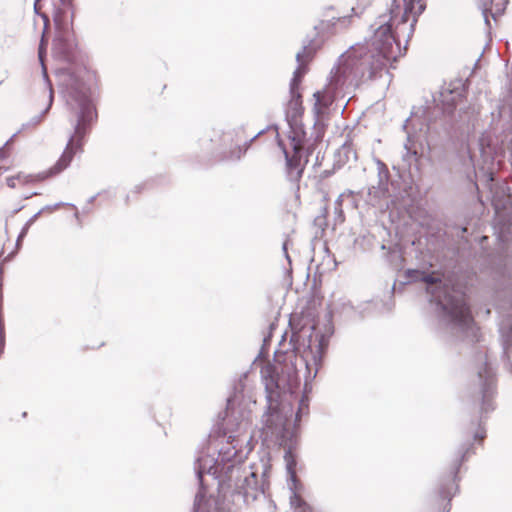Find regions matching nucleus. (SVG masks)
<instances>
[{
  "label": "nucleus",
  "instance_id": "nucleus-3",
  "mask_svg": "<svg viewBox=\"0 0 512 512\" xmlns=\"http://www.w3.org/2000/svg\"><path fill=\"white\" fill-rule=\"evenodd\" d=\"M309 339V351L298 356L292 350L286 352L283 363L267 364L261 370V379L265 387L267 410L262 416V434L266 440H274L286 445L295 434L296 422L308 411V399L299 398L296 389L300 385V372L304 369L305 380L316 377L322 363V352L327 345V337H316L312 346Z\"/></svg>",
  "mask_w": 512,
  "mask_h": 512
},
{
  "label": "nucleus",
  "instance_id": "nucleus-13",
  "mask_svg": "<svg viewBox=\"0 0 512 512\" xmlns=\"http://www.w3.org/2000/svg\"><path fill=\"white\" fill-rule=\"evenodd\" d=\"M421 145L416 141L415 135L407 132V139L404 143L405 152L402 155V161L404 163V168L410 169L412 166H415L418 169V162L420 159V149Z\"/></svg>",
  "mask_w": 512,
  "mask_h": 512
},
{
  "label": "nucleus",
  "instance_id": "nucleus-8",
  "mask_svg": "<svg viewBox=\"0 0 512 512\" xmlns=\"http://www.w3.org/2000/svg\"><path fill=\"white\" fill-rule=\"evenodd\" d=\"M476 362L475 372L468 384V395L473 404L479 407L482 419L496 408L497 379L495 367L486 352H479Z\"/></svg>",
  "mask_w": 512,
  "mask_h": 512
},
{
  "label": "nucleus",
  "instance_id": "nucleus-16",
  "mask_svg": "<svg viewBox=\"0 0 512 512\" xmlns=\"http://www.w3.org/2000/svg\"><path fill=\"white\" fill-rule=\"evenodd\" d=\"M332 313L340 314L348 318H353L358 314L357 308L347 298H339L332 308Z\"/></svg>",
  "mask_w": 512,
  "mask_h": 512
},
{
  "label": "nucleus",
  "instance_id": "nucleus-5",
  "mask_svg": "<svg viewBox=\"0 0 512 512\" xmlns=\"http://www.w3.org/2000/svg\"><path fill=\"white\" fill-rule=\"evenodd\" d=\"M411 281L426 283L430 302L435 304L440 321L452 336L470 341H478V329L475 326L465 296L436 276L435 272L426 273L409 269L406 272Z\"/></svg>",
  "mask_w": 512,
  "mask_h": 512
},
{
  "label": "nucleus",
  "instance_id": "nucleus-11",
  "mask_svg": "<svg viewBox=\"0 0 512 512\" xmlns=\"http://www.w3.org/2000/svg\"><path fill=\"white\" fill-rule=\"evenodd\" d=\"M464 96V87L461 82L441 88L437 96H434V109L436 113L452 116L453 112L462 102Z\"/></svg>",
  "mask_w": 512,
  "mask_h": 512
},
{
  "label": "nucleus",
  "instance_id": "nucleus-32",
  "mask_svg": "<svg viewBox=\"0 0 512 512\" xmlns=\"http://www.w3.org/2000/svg\"><path fill=\"white\" fill-rule=\"evenodd\" d=\"M352 194H353V191H350V190L347 191V195H352Z\"/></svg>",
  "mask_w": 512,
  "mask_h": 512
},
{
  "label": "nucleus",
  "instance_id": "nucleus-31",
  "mask_svg": "<svg viewBox=\"0 0 512 512\" xmlns=\"http://www.w3.org/2000/svg\"><path fill=\"white\" fill-rule=\"evenodd\" d=\"M345 195H346V192H344V193H341V195L339 196V199H338V201H340V200H341V199H342V198H343V197H344Z\"/></svg>",
  "mask_w": 512,
  "mask_h": 512
},
{
  "label": "nucleus",
  "instance_id": "nucleus-20",
  "mask_svg": "<svg viewBox=\"0 0 512 512\" xmlns=\"http://www.w3.org/2000/svg\"><path fill=\"white\" fill-rule=\"evenodd\" d=\"M463 108L460 107L459 108V115H458V119H456L455 121L457 122H465L466 120L469 119V116H468V111H463Z\"/></svg>",
  "mask_w": 512,
  "mask_h": 512
},
{
  "label": "nucleus",
  "instance_id": "nucleus-24",
  "mask_svg": "<svg viewBox=\"0 0 512 512\" xmlns=\"http://www.w3.org/2000/svg\"><path fill=\"white\" fill-rule=\"evenodd\" d=\"M25 237H21L20 238V234L18 235L17 237V240H16V249L18 250L20 247H21V244H22V241Z\"/></svg>",
  "mask_w": 512,
  "mask_h": 512
},
{
  "label": "nucleus",
  "instance_id": "nucleus-12",
  "mask_svg": "<svg viewBox=\"0 0 512 512\" xmlns=\"http://www.w3.org/2000/svg\"><path fill=\"white\" fill-rule=\"evenodd\" d=\"M507 4L508 0H478L484 23L489 30L491 29L490 18L496 21L504 13Z\"/></svg>",
  "mask_w": 512,
  "mask_h": 512
},
{
  "label": "nucleus",
  "instance_id": "nucleus-27",
  "mask_svg": "<svg viewBox=\"0 0 512 512\" xmlns=\"http://www.w3.org/2000/svg\"><path fill=\"white\" fill-rule=\"evenodd\" d=\"M414 121H415V117H412L411 119H406V123L403 125V128L406 129L407 123H409V122L413 123Z\"/></svg>",
  "mask_w": 512,
  "mask_h": 512
},
{
  "label": "nucleus",
  "instance_id": "nucleus-10",
  "mask_svg": "<svg viewBox=\"0 0 512 512\" xmlns=\"http://www.w3.org/2000/svg\"><path fill=\"white\" fill-rule=\"evenodd\" d=\"M473 453L472 443H463L455 451L451 459L448 471L441 474L436 484V492L439 498L448 501L447 506L444 508L445 512L450 511L449 502L453 496L458 492V472L462 463Z\"/></svg>",
  "mask_w": 512,
  "mask_h": 512
},
{
  "label": "nucleus",
  "instance_id": "nucleus-29",
  "mask_svg": "<svg viewBox=\"0 0 512 512\" xmlns=\"http://www.w3.org/2000/svg\"><path fill=\"white\" fill-rule=\"evenodd\" d=\"M38 194H39L38 192H33V193L29 194V196H25V199H29L32 196H35V195H38Z\"/></svg>",
  "mask_w": 512,
  "mask_h": 512
},
{
  "label": "nucleus",
  "instance_id": "nucleus-9",
  "mask_svg": "<svg viewBox=\"0 0 512 512\" xmlns=\"http://www.w3.org/2000/svg\"><path fill=\"white\" fill-rule=\"evenodd\" d=\"M377 183L368 186L366 192H362V198L366 204L380 210L389 209L395 204L397 197L394 194V183L390 181V173L385 163L376 159Z\"/></svg>",
  "mask_w": 512,
  "mask_h": 512
},
{
  "label": "nucleus",
  "instance_id": "nucleus-25",
  "mask_svg": "<svg viewBox=\"0 0 512 512\" xmlns=\"http://www.w3.org/2000/svg\"><path fill=\"white\" fill-rule=\"evenodd\" d=\"M282 248H283V251H284L286 259L290 261V258H289L288 252H287V242L283 243V247Z\"/></svg>",
  "mask_w": 512,
  "mask_h": 512
},
{
  "label": "nucleus",
  "instance_id": "nucleus-34",
  "mask_svg": "<svg viewBox=\"0 0 512 512\" xmlns=\"http://www.w3.org/2000/svg\"><path fill=\"white\" fill-rule=\"evenodd\" d=\"M422 13V7L420 6L419 7V11H418V14Z\"/></svg>",
  "mask_w": 512,
  "mask_h": 512
},
{
  "label": "nucleus",
  "instance_id": "nucleus-19",
  "mask_svg": "<svg viewBox=\"0 0 512 512\" xmlns=\"http://www.w3.org/2000/svg\"><path fill=\"white\" fill-rule=\"evenodd\" d=\"M64 205L71 206V207L75 208V206L73 204H71V203L58 202V203H55L53 205H46V206H44L43 208H41L39 210V212H40V214H42V213H44L46 211L52 212V211H54V210H56L59 207L64 206Z\"/></svg>",
  "mask_w": 512,
  "mask_h": 512
},
{
  "label": "nucleus",
  "instance_id": "nucleus-30",
  "mask_svg": "<svg viewBox=\"0 0 512 512\" xmlns=\"http://www.w3.org/2000/svg\"><path fill=\"white\" fill-rule=\"evenodd\" d=\"M95 198H96V196H92V197H90L88 202H89V203H93V202H94V200H95Z\"/></svg>",
  "mask_w": 512,
  "mask_h": 512
},
{
  "label": "nucleus",
  "instance_id": "nucleus-33",
  "mask_svg": "<svg viewBox=\"0 0 512 512\" xmlns=\"http://www.w3.org/2000/svg\"><path fill=\"white\" fill-rule=\"evenodd\" d=\"M11 140H12V138L10 140L6 141L4 146H7L10 143Z\"/></svg>",
  "mask_w": 512,
  "mask_h": 512
},
{
  "label": "nucleus",
  "instance_id": "nucleus-35",
  "mask_svg": "<svg viewBox=\"0 0 512 512\" xmlns=\"http://www.w3.org/2000/svg\"><path fill=\"white\" fill-rule=\"evenodd\" d=\"M74 216H75V218H77V219H78V212H76V213L74 214Z\"/></svg>",
  "mask_w": 512,
  "mask_h": 512
},
{
  "label": "nucleus",
  "instance_id": "nucleus-23",
  "mask_svg": "<svg viewBox=\"0 0 512 512\" xmlns=\"http://www.w3.org/2000/svg\"><path fill=\"white\" fill-rule=\"evenodd\" d=\"M430 107H427V111H425V113L427 114V117H426V120L428 121L427 123V128L429 129V125L430 123L432 122V118L430 117L429 113H430Z\"/></svg>",
  "mask_w": 512,
  "mask_h": 512
},
{
  "label": "nucleus",
  "instance_id": "nucleus-28",
  "mask_svg": "<svg viewBox=\"0 0 512 512\" xmlns=\"http://www.w3.org/2000/svg\"><path fill=\"white\" fill-rule=\"evenodd\" d=\"M5 157L4 147L0 148V159Z\"/></svg>",
  "mask_w": 512,
  "mask_h": 512
},
{
  "label": "nucleus",
  "instance_id": "nucleus-21",
  "mask_svg": "<svg viewBox=\"0 0 512 512\" xmlns=\"http://www.w3.org/2000/svg\"><path fill=\"white\" fill-rule=\"evenodd\" d=\"M473 438L474 440L482 441L485 438V431L481 427H479V429L475 431Z\"/></svg>",
  "mask_w": 512,
  "mask_h": 512
},
{
  "label": "nucleus",
  "instance_id": "nucleus-4",
  "mask_svg": "<svg viewBox=\"0 0 512 512\" xmlns=\"http://www.w3.org/2000/svg\"><path fill=\"white\" fill-rule=\"evenodd\" d=\"M56 77L67 106L76 116L74 132L69 137L62 155L49 170L38 174L23 172L17 174V181L24 185L43 181L64 171L70 165L74 155L82 151L84 137L98 117L87 85L90 74L85 68H62L56 72Z\"/></svg>",
  "mask_w": 512,
  "mask_h": 512
},
{
  "label": "nucleus",
  "instance_id": "nucleus-15",
  "mask_svg": "<svg viewBox=\"0 0 512 512\" xmlns=\"http://www.w3.org/2000/svg\"><path fill=\"white\" fill-rule=\"evenodd\" d=\"M330 334H332V331H329V334H320V333L313 334L312 331H310V333L306 335V331L302 330L300 332H296V333L292 334L291 339H290V344L293 346V350L296 353H299L301 351V346H303L304 350L301 355H304L306 351L307 352L309 351L308 345H309L310 336H312L313 341H315L316 337L319 338L321 336H326L327 344H329ZM312 346H314V342H312ZM327 347H328V345H326L325 348L323 349L322 356L324 355Z\"/></svg>",
  "mask_w": 512,
  "mask_h": 512
},
{
  "label": "nucleus",
  "instance_id": "nucleus-6",
  "mask_svg": "<svg viewBox=\"0 0 512 512\" xmlns=\"http://www.w3.org/2000/svg\"><path fill=\"white\" fill-rule=\"evenodd\" d=\"M348 88H344L340 93H337L332 98L331 102L327 105H324L323 103H318L316 91L314 93L315 98V104H314V113L317 117V120L315 121L312 131L310 135L306 134V140L303 141V143H300L299 147L297 148V152L291 147L292 153H290L286 148H283V152L286 159V175L287 178L291 182L299 181L302 177V173L304 170L305 163L308 162V157L313 154L314 150L318 146V144L322 143L324 133H325V125L323 121L320 119V115L324 112L325 109H327L333 101L338 97H344L345 91Z\"/></svg>",
  "mask_w": 512,
  "mask_h": 512
},
{
  "label": "nucleus",
  "instance_id": "nucleus-26",
  "mask_svg": "<svg viewBox=\"0 0 512 512\" xmlns=\"http://www.w3.org/2000/svg\"><path fill=\"white\" fill-rule=\"evenodd\" d=\"M64 7H69L71 5L72 0H60Z\"/></svg>",
  "mask_w": 512,
  "mask_h": 512
},
{
  "label": "nucleus",
  "instance_id": "nucleus-18",
  "mask_svg": "<svg viewBox=\"0 0 512 512\" xmlns=\"http://www.w3.org/2000/svg\"><path fill=\"white\" fill-rule=\"evenodd\" d=\"M40 212L38 211L37 213H35L32 217H30L27 222L24 224V226L22 227L21 231H20V238L21 237H25L30 229V227L32 226V224L38 219V217L40 216Z\"/></svg>",
  "mask_w": 512,
  "mask_h": 512
},
{
  "label": "nucleus",
  "instance_id": "nucleus-7",
  "mask_svg": "<svg viewBox=\"0 0 512 512\" xmlns=\"http://www.w3.org/2000/svg\"><path fill=\"white\" fill-rule=\"evenodd\" d=\"M313 53L314 48L311 43L304 45L302 50L297 52L296 61L298 66L290 81V100L286 110V119L290 128L288 135L290 147H292L295 152H297V148L300 143H303V141L306 140V131L304 130L303 125L299 122V117L302 113V101L299 86L303 76L307 72V64L312 58Z\"/></svg>",
  "mask_w": 512,
  "mask_h": 512
},
{
  "label": "nucleus",
  "instance_id": "nucleus-2",
  "mask_svg": "<svg viewBox=\"0 0 512 512\" xmlns=\"http://www.w3.org/2000/svg\"><path fill=\"white\" fill-rule=\"evenodd\" d=\"M414 4L415 0H393L386 12L377 16L369 26L365 43L352 46L339 57L328 84L316 93L318 103L327 105L344 88H354L368 80L386 77L390 81L388 64L406 51L414 33Z\"/></svg>",
  "mask_w": 512,
  "mask_h": 512
},
{
  "label": "nucleus",
  "instance_id": "nucleus-14",
  "mask_svg": "<svg viewBox=\"0 0 512 512\" xmlns=\"http://www.w3.org/2000/svg\"><path fill=\"white\" fill-rule=\"evenodd\" d=\"M43 46H44V43H43V40H41V43H40L39 49H38V58H39V61L41 63V66H42L43 78H44L46 87H47L48 92H49L48 103H47V106L45 107V109L40 114H38V115H36V116L31 118V124L32 125H37V124H39L42 121L44 116L51 109V106L53 104V99H54L52 84H51V82H50V80L48 78L47 69H46L45 64H44L45 51H44V47Z\"/></svg>",
  "mask_w": 512,
  "mask_h": 512
},
{
  "label": "nucleus",
  "instance_id": "nucleus-17",
  "mask_svg": "<svg viewBox=\"0 0 512 512\" xmlns=\"http://www.w3.org/2000/svg\"><path fill=\"white\" fill-rule=\"evenodd\" d=\"M285 460H286L287 470H288L289 474L291 475V478H292V479H295V471H294V468H295L296 462H295V460L292 458V455H291V452H290V451H287V452H286V454H285Z\"/></svg>",
  "mask_w": 512,
  "mask_h": 512
},
{
  "label": "nucleus",
  "instance_id": "nucleus-1",
  "mask_svg": "<svg viewBox=\"0 0 512 512\" xmlns=\"http://www.w3.org/2000/svg\"><path fill=\"white\" fill-rule=\"evenodd\" d=\"M254 375L246 371L234 384L227 399L222 423V441L209 440L194 463L199 490L194 512H231L254 502L264 494V480H258V467L244 463L252 450L250 405L256 404Z\"/></svg>",
  "mask_w": 512,
  "mask_h": 512
},
{
  "label": "nucleus",
  "instance_id": "nucleus-22",
  "mask_svg": "<svg viewBox=\"0 0 512 512\" xmlns=\"http://www.w3.org/2000/svg\"><path fill=\"white\" fill-rule=\"evenodd\" d=\"M17 179H18L17 175L7 178L6 182H7L8 187L15 188L16 187Z\"/></svg>",
  "mask_w": 512,
  "mask_h": 512
}]
</instances>
